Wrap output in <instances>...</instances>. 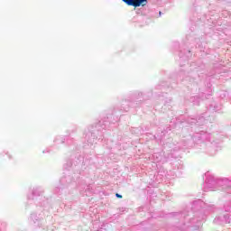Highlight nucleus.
Returning <instances> with one entry per match:
<instances>
[{
    "instance_id": "f257e3e1",
    "label": "nucleus",
    "mask_w": 231,
    "mask_h": 231,
    "mask_svg": "<svg viewBox=\"0 0 231 231\" xmlns=\"http://www.w3.org/2000/svg\"><path fill=\"white\" fill-rule=\"evenodd\" d=\"M123 3H125L127 6H134V8H138V6H142L145 0H122Z\"/></svg>"
},
{
    "instance_id": "f03ea898",
    "label": "nucleus",
    "mask_w": 231,
    "mask_h": 231,
    "mask_svg": "<svg viewBox=\"0 0 231 231\" xmlns=\"http://www.w3.org/2000/svg\"><path fill=\"white\" fill-rule=\"evenodd\" d=\"M116 198L122 199V195H120L118 193H116Z\"/></svg>"
},
{
    "instance_id": "7ed1b4c3",
    "label": "nucleus",
    "mask_w": 231,
    "mask_h": 231,
    "mask_svg": "<svg viewBox=\"0 0 231 231\" xmlns=\"http://www.w3.org/2000/svg\"><path fill=\"white\" fill-rule=\"evenodd\" d=\"M147 2V0H145Z\"/></svg>"
}]
</instances>
